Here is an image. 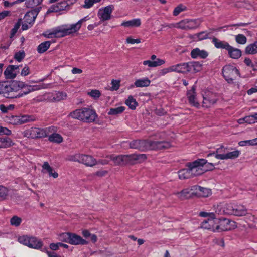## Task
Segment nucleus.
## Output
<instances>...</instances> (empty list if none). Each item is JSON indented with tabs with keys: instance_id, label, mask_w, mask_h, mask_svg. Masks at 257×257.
Instances as JSON below:
<instances>
[{
	"instance_id": "f257e3e1",
	"label": "nucleus",
	"mask_w": 257,
	"mask_h": 257,
	"mask_svg": "<svg viewBox=\"0 0 257 257\" xmlns=\"http://www.w3.org/2000/svg\"><path fill=\"white\" fill-rule=\"evenodd\" d=\"M88 20V16L79 20L76 23L70 25H63L45 31L43 35L49 39L61 38L77 32L83 22Z\"/></svg>"
},
{
	"instance_id": "f03ea898",
	"label": "nucleus",
	"mask_w": 257,
	"mask_h": 257,
	"mask_svg": "<svg viewBox=\"0 0 257 257\" xmlns=\"http://www.w3.org/2000/svg\"><path fill=\"white\" fill-rule=\"evenodd\" d=\"M211 218L204 220L201 223V227L207 230H211L213 231L219 230L227 231L230 230L234 228L235 222L229 219H224L222 220L219 225L215 226V216L214 213L211 214Z\"/></svg>"
},
{
	"instance_id": "7ed1b4c3",
	"label": "nucleus",
	"mask_w": 257,
	"mask_h": 257,
	"mask_svg": "<svg viewBox=\"0 0 257 257\" xmlns=\"http://www.w3.org/2000/svg\"><path fill=\"white\" fill-rule=\"evenodd\" d=\"M70 115L73 118L88 123L94 122L97 117L95 111L89 107L76 109L72 112Z\"/></svg>"
},
{
	"instance_id": "20e7f679",
	"label": "nucleus",
	"mask_w": 257,
	"mask_h": 257,
	"mask_svg": "<svg viewBox=\"0 0 257 257\" xmlns=\"http://www.w3.org/2000/svg\"><path fill=\"white\" fill-rule=\"evenodd\" d=\"M23 86V82L20 81H14L9 84L2 83L1 94L7 98H18L16 93Z\"/></svg>"
},
{
	"instance_id": "39448f33",
	"label": "nucleus",
	"mask_w": 257,
	"mask_h": 257,
	"mask_svg": "<svg viewBox=\"0 0 257 257\" xmlns=\"http://www.w3.org/2000/svg\"><path fill=\"white\" fill-rule=\"evenodd\" d=\"M207 160L204 159H199L192 162L188 163L186 167H188L192 177L202 175L207 171V169L204 167L206 164Z\"/></svg>"
},
{
	"instance_id": "423d86ee",
	"label": "nucleus",
	"mask_w": 257,
	"mask_h": 257,
	"mask_svg": "<svg viewBox=\"0 0 257 257\" xmlns=\"http://www.w3.org/2000/svg\"><path fill=\"white\" fill-rule=\"evenodd\" d=\"M53 130L52 127L45 128L31 127L25 131L23 134L24 137L31 139L44 138L48 136Z\"/></svg>"
},
{
	"instance_id": "0eeeda50",
	"label": "nucleus",
	"mask_w": 257,
	"mask_h": 257,
	"mask_svg": "<svg viewBox=\"0 0 257 257\" xmlns=\"http://www.w3.org/2000/svg\"><path fill=\"white\" fill-rule=\"evenodd\" d=\"M225 209L227 215L242 216L247 213V210L244 206L235 202L226 203Z\"/></svg>"
},
{
	"instance_id": "6e6552de",
	"label": "nucleus",
	"mask_w": 257,
	"mask_h": 257,
	"mask_svg": "<svg viewBox=\"0 0 257 257\" xmlns=\"http://www.w3.org/2000/svg\"><path fill=\"white\" fill-rule=\"evenodd\" d=\"M201 23L200 19H185L176 23L174 27L185 30H194L199 28Z\"/></svg>"
},
{
	"instance_id": "1a4fd4ad",
	"label": "nucleus",
	"mask_w": 257,
	"mask_h": 257,
	"mask_svg": "<svg viewBox=\"0 0 257 257\" xmlns=\"http://www.w3.org/2000/svg\"><path fill=\"white\" fill-rule=\"evenodd\" d=\"M34 115H24L21 116L11 115L6 117V121L12 125H21L24 123L36 121Z\"/></svg>"
},
{
	"instance_id": "9d476101",
	"label": "nucleus",
	"mask_w": 257,
	"mask_h": 257,
	"mask_svg": "<svg viewBox=\"0 0 257 257\" xmlns=\"http://www.w3.org/2000/svg\"><path fill=\"white\" fill-rule=\"evenodd\" d=\"M222 74L225 80L231 83L239 76V73L238 70L234 66L227 65L222 69Z\"/></svg>"
},
{
	"instance_id": "9b49d317",
	"label": "nucleus",
	"mask_w": 257,
	"mask_h": 257,
	"mask_svg": "<svg viewBox=\"0 0 257 257\" xmlns=\"http://www.w3.org/2000/svg\"><path fill=\"white\" fill-rule=\"evenodd\" d=\"M202 106L206 108L212 106L217 100L216 94L209 91L204 92L202 94Z\"/></svg>"
},
{
	"instance_id": "f8f14e48",
	"label": "nucleus",
	"mask_w": 257,
	"mask_h": 257,
	"mask_svg": "<svg viewBox=\"0 0 257 257\" xmlns=\"http://www.w3.org/2000/svg\"><path fill=\"white\" fill-rule=\"evenodd\" d=\"M150 141L136 140L130 143V147L141 151L149 150Z\"/></svg>"
},
{
	"instance_id": "ddd939ff",
	"label": "nucleus",
	"mask_w": 257,
	"mask_h": 257,
	"mask_svg": "<svg viewBox=\"0 0 257 257\" xmlns=\"http://www.w3.org/2000/svg\"><path fill=\"white\" fill-rule=\"evenodd\" d=\"M114 7L113 5H110L99 10L98 16L102 21L108 20L111 18V14Z\"/></svg>"
},
{
	"instance_id": "4468645a",
	"label": "nucleus",
	"mask_w": 257,
	"mask_h": 257,
	"mask_svg": "<svg viewBox=\"0 0 257 257\" xmlns=\"http://www.w3.org/2000/svg\"><path fill=\"white\" fill-rule=\"evenodd\" d=\"M125 165L127 164H134L136 162H142L147 159V156L144 154H133L124 155Z\"/></svg>"
},
{
	"instance_id": "2eb2a0df",
	"label": "nucleus",
	"mask_w": 257,
	"mask_h": 257,
	"mask_svg": "<svg viewBox=\"0 0 257 257\" xmlns=\"http://www.w3.org/2000/svg\"><path fill=\"white\" fill-rule=\"evenodd\" d=\"M22 65H9L4 71V75L8 79H12L19 72V67Z\"/></svg>"
},
{
	"instance_id": "dca6fc26",
	"label": "nucleus",
	"mask_w": 257,
	"mask_h": 257,
	"mask_svg": "<svg viewBox=\"0 0 257 257\" xmlns=\"http://www.w3.org/2000/svg\"><path fill=\"white\" fill-rule=\"evenodd\" d=\"M171 144L167 141H150L149 150H158L169 148Z\"/></svg>"
},
{
	"instance_id": "f3484780",
	"label": "nucleus",
	"mask_w": 257,
	"mask_h": 257,
	"mask_svg": "<svg viewBox=\"0 0 257 257\" xmlns=\"http://www.w3.org/2000/svg\"><path fill=\"white\" fill-rule=\"evenodd\" d=\"M187 97L189 104L194 107L199 108L200 104L196 98L195 86H193L191 89L187 92Z\"/></svg>"
},
{
	"instance_id": "a211bd4d",
	"label": "nucleus",
	"mask_w": 257,
	"mask_h": 257,
	"mask_svg": "<svg viewBox=\"0 0 257 257\" xmlns=\"http://www.w3.org/2000/svg\"><path fill=\"white\" fill-rule=\"evenodd\" d=\"M76 0H67V1H62L53 5L51 9L53 12H59L65 10L69 5L73 4L76 2Z\"/></svg>"
},
{
	"instance_id": "6ab92c4d",
	"label": "nucleus",
	"mask_w": 257,
	"mask_h": 257,
	"mask_svg": "<svg viewBox=\"0 0 257 257\" xmlns=\"http://www.w3.org/2000/svg\"><path fill=\"white\" fill-rule=\"evenodd\" d=\"M24 86L21 88V90L23 89L21 91L18 92L17 96L18 98L23 97L31 92H33L36 90H38L41 89V87L39 85H28L25 84L23 82Z\"/></svg>"
},
{
	"instance_id": "aec40b11",
	"label": "nucleus",
	"mask_w": 257,
	"mask_h": 257,
	"mask_svg": "<svg viewBox=\"0 0 257 257\" xmlns=\"http://www.w3.org/2000/svg\"><path fill=\"white\" fill-rule=\"evenodd\" d=\"M240 152L238 150H234L232 152H227L226 154H216L215 158L219 160L234 159L239 157Z\"/></svg>"
},
{
	"instance_id": "412c9836",
	"label": "nucleus",
	"mask_w": 257,
	"mask_h": 257,
	"mask_svg": "<svg viewBox=\"0 0 257 257\" xmlns=\"http://www.w3.org/2000/svg\"><path fill=\"white\" fill-rule=\"evenodd\" d=\"M88 167H93L97 164V160L91 155L82 154L81 163Z\"/></svg>"
},
{
	"instance_id": "4be33fe9",
	"label": "nucleus",
	"mask_w": 257,
	"mask_h": 257,
	"mask_svg": "<svg viewBox=\"0 0 257 257\" xmlns=\"http://www.w3.org/2000/svg\"><path fill=\"white\" fill-rule=\"evenodd\" d=\"M69 243L72 245H85L88 244V241L83 239L80 236L75 233H71Z\"/></svg>"
},
{
	"instance_id": "5701e85b",
	"label": "nucleus",
	"mask_w": 257,
	"mask_h": 257,
	"mask_svg": "<svg viewBox=\"0 0 257 257\" xmlns=\"http://www.w3.org/2000/svg\"><path fill=\"white\" fill-rule=\"evenodd\" d=\"M190 55L191 57L194 59L197 58L204 59L208 56V53L204 50H200L198 48H196L191 51Z\"/></svg>"
},
{
	"instance_id": "b1692460",
	"label": "nucleus",
	"mask_w": 257,
	"mask_h": 257,
	"mask_svg": "<svg viewBox=\"0 0 257 257\" xmlns=\"http://www.w3.org/2000/svg\"><path fill=\"white\" fill-rule=\"evenodd\" d=\"M37 14L38 12L36 10H32L27 12L24 17V22L28 23L30 25H32Z\"/></svg>"
},
{
	"instance_id": "393cba45",
	"label": "nucleus",
	"mask_w": 257,
	"mask_h": 257,
	"mask_svg": "<svg viewBox=\"0 0 257 257\" xmlns=\"http://www.w3.org/2000/svg\"><path fill=\"white\" fill-rule=\"evenodd\" d=\"M227 51L228 56L232 59H237L241 56V51L239 49L234 48L231 45H229Z\"/></svg>"
},
{
	"instance_id": "a878e982",
	"label": "nucleus",
	"mask_w": 257,
	"mask_h": 257,
	"mask_svg": "<svg viewBox=\"0 0 257 257\" xmlns=\"http://www.w3.org/2000/svg\"><path fill=\"white\" fill-rule=\"evenodd\" d=\"M187 72L196 73L202 69V65L198 62H190L187 63Z\"/></svg>"
},
{
	"instance_id": "bb28decb",
	"label": "nucleus",
	"mask_w": 257,
	"mask_h": 257,
	"mask_svg": "<svg viewBox=\"0 0 257 257\" xmlns=\"http://www.w3.org/2000/svg\"><path fill=\"white\" fill-rule=\"evenodd\" d=\"M212 42L217 49H223L227 50L230 45L227 42L221 41L215 37L212 38Z\"/></svg>"
},
{
	"instance_id": "cd10ccee",
	"label": "nucleus",
	"mask_w": 257,
	"mask_h": 257,
	"mask_svg": "<svg viewBox=\"0 0 257 257\" xmlns=\"http://www.w3.org/2000/svg\"><path fill=\"white\" fill-rule=\"evenodd\" d=\"M187 63H181L171 66L172 72H175L179 73H185L187 72Z\"/></svg>"
},
{
	"instance_id": "c85d7f7f",
	"label": "nucleus",
	"mask_w": 257,
	"mask_h": 257,
	"mask_svg": "<svg viewBox=\"0 0 257 257\" xmlns=\"http://www.w3.org/2000/svg\"><path fill=\"white\" fill-rule=\"evenodd\" d=\"M107 157L112 160L115 165H125L124 155H110Z\"/></svg>"
},
{
	"instance_id": "c756f323",
	"label": "nucleus",
	"mask_w": 257,
	"mask_h": 257,
	"mask_svg": "<svg viewBox=\"0 0 257 257\" xmlns=\"http://www.w3.org/2000/svg\"><path fill=\"white\" fill-rule=\"evenodd\" d=\"M43 245V242L35 237H30L27 246L30 248L39 249Z\"/></svg>"
},
{
	"instance_id": "7c9ffc66",
	"label": "nucleus",
	"mask_w": 257,
	"mask_h": 257,
	"mask_svg": "<svg viewBox=\"0 0 257 257\" xmlns=\"http://www.w3.org/2000/svg\"><path fill=\"white\" fill-rule=\"evenodd\" d=\"M174 194L179 199L182 200L188 199L192 197L190 193V189L189 188H185L180 192H174Z\"/></svg>"
},
{
	"instance_id": "2f4dec72",
	"label": "nucleus",
	"mask_w": 257,
	"mask_h": 257,
	"mask_svg": "<svg viewBox=\"0 0 257 257\" xmlns=\"http://www.w3.org/2000/svg\"><path fill=\"white\" fill-rule=\"evenodd\" d=\"M42 169L43 170H45L46 172L49 174L50 177H52L54 178H57L59 176L58 173L54 171L53 168L50 166L48 162H44L42 165Z\"/></svg>"
},
{
	"instance_id": "473e14b6",
	"label": "nucleus",
	"mask_w": 257,
	"mask_h": 257,
	"mask_svg": "<svg viewBox=\"0 0 257 257\" xmlns=\"http://www.w3.org/2000/svg\"><path fill=\"white\" fill-rule=\"evenodd\" d=\"M141 24V20L139 18L134 19L127 21L123 22L121 25L125 27H138Z\"/></svg>"
},
{
	"instance_id": "72a5a7b5",
	"label": "nucleus",
	"mask_w": 257,
	"mask_h": 257,
	"mask_svg": "<svg viewBox=\"0 0 257 257\" xmlns=\"http://www.w3.org/2000/svg\"><path fill=\"white\" fill-rule=\"evenodd\" d=\"M14 145L12 140L9 137H0V149L9 148Z\"/></svg>"
},
{
	"instance_id": "f704fd0d",
	"label": "nucleus",
	"mask_w": 257,
	"mask_h": 257,
	"mask_svg": "<svg viewBox=\"0 0 257 257\" xmlns=\"http://www.w3.org/2000/svg\"><path fill=\"white\" fill-rule=\"evenodd\" d=\"M165 61L163 59H156V60L152 61L150 60H145L143 62V65H148L150 67H155L164 64Z\"/></svg>"
},
{
	"instance_id": "c9c22d12",
	"label": "nucleus",
	"mask_w": 257,
	"mask_h": 257,
	"mask_svg": "<svg viewBox=\"0 0 257 257\" xmlns=\"http://www.w3.org/2000/svg\"><path fill=\"white\" fill-rule=\"evenodd\" d=\"M150 83L151 81L147 77H145L136 80L134 83V85L136 87H147L150 85Z\"/></svg>"
},
{
	"instance_id": "e433bc0d",
	"label": "nucleus",
	"mask_w": 257,
	"mask_h": 257,
	"mask_svg": "<svg viewBox=\"0 0 257 257\" xmlns=\"http://www.w3.org/2000/svg\"><path fill=\"white\" fill-rule=\"evenodd\" d=\"M245 54L254 55L257 54V41L248 45L244 50Z\"/></svg>"
},
{
	"instance_id": "4c0bfd02",
	"label": "nucleus",
	"mask_w": 257,
	"mask_h": 257,
	"mask_svg": "<svg viewBox=\"0 0 257 257\" xmlns=\"http://www.w3.org/2000/svg\"><path fill=\"white\" fill-rule=\"evenodd\" d=\"M51 42L49 41H45L40 44L37 47V52L42 54L46 52L50 47Z\"/></svg>"
},
{
	"instance_id": "58836bf2",
	"label": "nucleus",
	"mask_w": 257,
	"mask_h": 257,
	"mask_svg": "<svg viewBox=\"0 0 257 257\" xmlns=\"http://www.w3.org/2000/svg\"><path fill=\"white\" fill-rule=\"evenodd\" d=\"M178 174L180 179H186L192 177L188 167L179 170Z\"/></svg>"
},
{
	"instance_id": "ea45409f",
	"label": "nucleus",
	"mask_w": 257,
	"mask_h": 257,
	"mask_svg": "<svg viewBox=\"0 0 257 257\" xmlns=\"http://www.w3.org/2000/svg\"><path fill=\"white\" fill-rule=\"evenodd\" d=\"M125 104L132 110L136 109L138 103L132 95H130L125 101Z\"/></svg>"
},
{
	"instance_id": "a19ab883",
	"label": "nucleus",
	"mask_w": 257,
	"mask_h": 257,
	"mask_svg": "<svg viewBox=\"0 0 257 257\" xmlns=\"http://www.w3.org/2000/svg\"><path fill=\"white\" fill-rule=\"evenodd\" d=\"M49 140L53 143H60L63 141V138L59 134L53 133L49 136Z\"/></svg>"
},
{
	"instance_id": "79ce46f5",
	"label": "nucleus",
	"mask_w": 257,
	"mask_h": 257,
	"mask_svg": "<svg viewBox=\"0 0 257 257\" xmlns=\"http://www.w3.org/2000/svg\"><path fill=\"white\" fill-rule=\"evenodd\" d=\"M125 107L119 106L116 108H110L108 114L110 115H116L122 113L125 110Z\"/></svg>"
},
{
	"instance_id": "37998d69",
	"label": "nucleus",
	"mask_w": 257,
	"mask_h": 257,
	"mask_svg": "<svg viewBox=\"0 0 257 257\" xmlns=\"http://www.w3.org/2000/svg\"><path fill=\"white\" fill-rule=\"evenodd\" d=\"M187 9V7L185 5L182 4H179L174 8L173 14L174 16H177L181 12L186 11Z\"/></svg>"
},
{
	"instance_id": "c03bdc74",
	"label": "nucleus",
	"mask_w": 257,
	"mask_h": 257,
	"mask_svg": "<svg viewBox=\"0 0 257 257\" xmlns=\"http://www.w3.org/2000/svg\"><path fill=\"white\" fill-rule=\"evenodd\" d=\"M214 210L216 213L218 214H227L226 212V204L224 205L220 204L214 206Z\"/></svg>"
},
{
	"instance_id": "a18cd8bd",
	"label": "nucleus",
	"mask_w": 257,
	"mask_h": 257,
	"mask_svg": "<svg viewBox=\"0 0 257 257\" xmlns=\"http://www.w3.org/2000/svg\"><path fill=\"white\" fill-rule=\"evenodd\" d=\"M211 194V191L210 189L200 187V192L198 193V196L207 197L210 195Z\"/></svg>"
},
{
	"instance_id": "49530a36",
	"label": "nucleus",
	"mask_w": 257,
	"mask_h": 257,
	"mask_svg": "<svg viewBox=\"0 0 257 257\" xmlns=\"http://www.w3.org/2000/svg\"><path fill=\"white\" fill-rule=\"evenodd\" d=\"M229 149L227 147H225L223 146H220L219 148H217L215 152H213L212 153H209L207 155V157L211 156L213 155H216V154H226L227 151H228Z\"/></svg>"
},
{
	"instance_id": "de8ad7c7",
	"label": "nucleus",
	"mask_w": 257,
	"mask_h": 257,
	"mask_svg": "<svg viewBox=\"0 0 257 257\" xmlns=\"http://www.w3.org/2000/svg\"><path fill=\"white\" fill-rule=\"evenodd\" d=\"M235 41L238 44H245L247 42L246 37L243 34H238L235 36Z\"/></svg>"
},
{
	"instance_id": "09e8293b",
	"label": "nucleus",
	"mask_w": 257,
	"mask_h": 257,
	"mask_svg": "<svg viewBox=\"0 0 257 257\" xmlns=\"http://www.w3.org/2000/svg\"><path fill=\"white\" fill-rule=\"evenodd\" d=\"M70 234L71 233L69 232L62 233L59 235V239L61 241L69 243Z\"/></svg>"
},
{
	"instance_id": "8fccbe9b",
	"label": "nucleus",
	"mask_w": 257,
	"mask_h": 257,
	"mask_svg": "<svg viewBox=\"0 0 257 257\" xmlns=\"http://www.w3.org/2000/svg\"><path fill=\"white\" fill-rule=\"evenodd\" d=\"M9 191L8 189L0 185V201L5 200L8 195Z\"/></svg>"
},
{
	"instance_id": "3c124183",
	"label": "nucleus",
	"mask_w": 257,
	"mask_h": 257,
	"mask_svg": "<svg viewBox=\"0 0 257 257\" xmlns=\"http://www.w3.org/2000/svg\"><path fill=\"white\" fill-rule=\"evenodd\" d=\"M81 155L82 154H75L74 155H69L68 156L67 159L70 161L77 162L80 163Z\"/></svg>"
},
{
	"instance_id": "603ef678",
	"label": "nucleus",
	"mask_w": 257,
	"mask_h": 257,
	"mask_svg": "<svg viewBox=\"0 0 257 257\" xmlns=\"http://www.w3.org/2000/svg\"><path fill=\"white\" fill-rule=\"evenodd\" d=\"M22 22V19H19L18 21L15 24L13 28L12 29L11 32L10 38H13L18 31V30L20 28Z\"/></svg>"
},
{
	"instance_id": "864d4df0",
	"label": "nucleus",
	"mask_w": 257,
	"mask_h": 257,
	"mask_svg": "<svg viewBox=\"0 0 257 257\" xmlns=\"http://www.w3.org/2000/svg\"><path fill=\"white\" fill-rule=\"evenodd\" d=\"M22 222V219L17 216H13L10 220V223L12 226H15L16 227L19 226Z\"/></svg>"
},
{
	"instance_id": "5fc2aeb1",
	"label": "nucleus",
	"mask_w": 257,
	"mask_h": 257,
	"mask_svg": "<svg viewBox=\"0 0 257 257\" xmlns=\"http://www.w3.org/2000/svg\"><path fill=\"white\" fill-rule=\"evenodd\" d=\"M197 41H201L209 37V33L206 31H202L197 33Z\"/></svg>"
},
{
	"instance_id": "6e6d98bb",
	"label": "nucleus",
	"mask_w": 257,
	"mask_h": 257,
	"mask_svg": "<svg viewBox=\"0 0 257 257\" xmlns=\"http://www.w3.org/2000/svg\"><path fill=\"white\" fill-rule=\"evenodd\" d=\"M190 189V193L192 197L194 196H197L198 193L200 192V186L198 185H195L189 188Z\"/></svg>"
},
{
	"instance_id": "4d7b16f0",
	"label": "nucleus",
	"mask_w": 257,
	"mask_h": 257,
	"mask_svg": "<svg viewBox=\"0 0 257 257\" xmlns=\"http://www.w3.org/2000/svg\"><path fill=\"white\" fill-rule=\"evenodd\" d=\"M43 0H28L27 3L28 7L33 8L41 4Z\"/></svg>"
},
{
	"instance_id": "13d9d810",
	"label": "nucleus",
	"mask_w": 257,
	"mask_h": 257,
	"mask_svg": "<svg viewBox=\"0 0 257 257\" xmlns=\"http://www.w3.org/2000/svg\"><path fill=\"white\" fill-rule=\"evenodd\" d=\"M25 53L22 50L16 52L14 55V58L18 62H21L25 58Z\"/></svg>"
},
{
	"instance_id": "bf43d9fd",
	"label": "nucleus",
	"mask_w": 257,
	"mask_h": 257,
	"mask_svg": "<svg viewBox=\"0 0 257 257\" xmlns=\"http://www.w3.org/2000/svg\"><path fill=\"white\" fill-rule=\"evenodd\" d=\"M88 94L94 99H98L101 96V92L98 90L94 89L92 90L90 92H89Z\"/></svg>"
},
{
	"instance_id": "052dcab7",
	"label": "nucleus",
	"mask_w": 257,
	"mask_h": 257,
	"mask_svg": "<svg viewBox=\"0 0 257 257\" xmlns=\"http://www.w3.org/2000/svg\"><path fill=\"white\" fill-rule=\"evenodd\" d=\"M120 81L117 80H112L111 83V87L110 90L112 91L117 90L120 87Z\"/></svg>"
},
{
	"instance_id": "680f3d73",
	"label": "nucleus",
	"mask_w": 257,
	"mask_h": 257,
	"mask_svg": "<svg viewBox=\"0 0 257 257\" xmlns=\"http://www.w3.org/2000/svg\"><path fill=\"white\" fill-rule=\"evenodd\" d=\"M246 123L248 124H252L255 122H257L256 117L255 113L253 115H248L245 116Z\"/></svg>"
},
{
	"instance_id": "e2e57ef3",
	"label": "nucleus",
	"mask_w": 257,
	"mask_h": 257,
	"mask_svg": "<svg viewBox=\"0 0 257 257\" xmlns=\"http://www.w3.org/2000/svg\"><path fill=\"white\" fill-rule=\"evenodd\" d=\"M67 96L66 93L63 92H58L56 93L55 96L54 98L56 101H60L62 99H65Z\"/></svg>"
},
{
	"instance_id": "0e129e2a",
	"label": "nucleus",
	"mask_w": 257,
	"mask_h": 257,
	"mask_svg": "<svg viewBox=\"0 0 257 257\" xmlns=\"http://www.w3.org/2000/svg\"><path fill=\"white\" fill-rule=\"evenodd\" d=\"M30 237L28 236H22L18 238V241L25 245L27 246Z\"/></svg>"
},
{
	"instance_id": "69168bd1",
	"label": "nucleus",
	"mask_w": 257,
	"mask_h": 257,
	"mask_svg": "<svg viewBox=\"0 0 257 257\" xmlns=\"http://www.w3.org/2000/svg\"><path fill=\"white\" fill-rule=\"evenodd\" d=\"M100 0H85L83 7L85 8H90L94 3L100 2Z\"/></svg>"
},
{
	"instance_id": "338daca9",
	"label": "nucleus",
	"mask_w": 257,
	"mask_h": 257,
	"mask_svg": "<svg viewBox=\"0 0 257 257\" xmlns=\"http://www.w3.org/2000/svg\"><path fill=\"white\" fill-rule=\"evenodd\" d=\"M172 72V68H171V66L169 67L161 69L159 71L158 74L160 76H162L166 75V74H167L168 73Z\"/></svg>"
},
{
	"instance_id": "774afa93",
	"label": "nucleus",
	"mask_w": 257,
	"mask_h": 257,
	"mask_svg": "<svg viewBox=\"0 0 257 257\" xmlns=\"http://www.w3.org/2000/svg\"><path fill=\"white\" fill-rule=\"evenodd\" d=\"M11 131L7 127L0 126V135H6L9 136L11 135Z\"/></svg>"
}]
</instances>
